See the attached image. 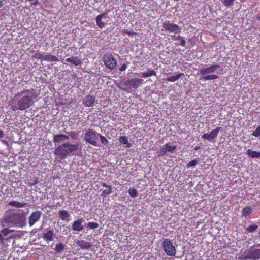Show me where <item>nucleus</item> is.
Listing matches in <instances>:
<instances>
[{"label": "nucleus", "instance_id": "48", "mask_svg": "<svg viewBox=\"0 0 260 260\" xmlns=\"http://www.w3.org/2000/svg\"><path fill=\"white\" fill-rule=\"evenodd\" d=\"M4 240V236L0 233V242L3 243Z\"/></svg>", "mask_w": 260, "mask_h": 260}, {"label": "nucleus", "instance_id": "20", "mask_svg": "<svg viewBox=\"0 0 260 260\" xmlns=\"http://www.w3.org/2000/svg\"><path fill=\"white\" fill-rule=\"evenodd\" d=\"M59 217L62 220H69L68 218L70 217V214L67 211L61 210L58 211Z\"/></svg>", "mask_w": 260, "mask_h": 260}, {"label": "nucleus", "instance_id": "14", "mask_svg": "<svg viewBox=\"0 0 260 260\" xmlns=\"http://www.w3.org/2000/svg\"><path fill=\"white\" fill-rule=\"evenodd\" d=\"M95 101V97L91 94H88L82 101V103L86 107L92 106Z\"/></svg>", "mask_w": 260, "mask_h": 260}, {"label": "nucleus", "instance_id": "52", "mask_svg": "<svg viewBox=\"0 0 260 260\" xmlns=\"http://www.w3.org/2000/svg\"><path fill=\"white\" fill-rule=\"evenodd\" d=\"M71 102H67V103H68V104H71ZM66 104H67V103H66V102H60V105H66Z\"/></svg>", "mask_w": 260, "mask_h": 260}, {"label": "nucleus", "instance_id": "35", "mask_svg": "<svg viewBox=\"0 0 260 260\" xmlns=\"http://www.w3.org/2000/svg\"><path fill=\"white\" fill-rule=\"evenodd\" d=\"M167 148L164 145L162 146V148L160 149L158 156H162L167 154Z\"/></svg>", "mask_w": 260, "mask_h": 260}, {"label": "nucleus", "instance_id": "6", "mask_svg": "<svg viewBox=\"0 0 260 260\" xmlns=\"http://www.w3.org/2000/svg\"><path fill=\"white\" fill-rule=\"evenodd\" d=\"M105 66L109 69L114 70L117 66V62L111 53H106L103 57Z\"/></svg>", "mask_w": 260, "mask_h": 260}, {"label": "nucleus", "instance_id": "18", "mask_svg": "<svg viewBox=\"0 0 260 260\" xmlns=\"http://www.w3.org/2000/svg\"><path fill=\"white\" fill-rule=\"evenodd\" d=\"M66 61L76 66H80L82 63V60L77 56L68 58L66 59Z\"/></svg>", "mask_w": 260, "mask_h": 260}, {"label": "nucleus", "instance_id": "3", "mask_svg": "<svg viewBox=\"0 0 260 260\" xmlns=\"http://www.w3.org/2000/svg\"><path fill=\"white\" fill-rule=\"evenodd\" d=\"M241 260H258L260 259V249L253 247L244 252L241 258Z\"/></svg>", "mask_w": 260, "mask_h": 260}, {"label": "nucleus", "instance_id": "7", "mask_svg": "<svg viewBox=\"0 0 260 260\" xmlns=\"http://www.w3.org/2000/svg\"><path fill=\"white\" fill-rule=\"evenodd\" d=\"M162 27L166 31L174 32L175 34L180 33L181 28L176 24L171 22L169 20H165L162 23Z\"/></svg>", "mask_w": 260, "mask_h": 260}, {"label": "nucleus", "instance_id": "37", "mask_svg": "<svg viewBox=\"0 0 260 260\" xmlns=\"http://www.w3.org/2000/svg\"><path fill=\"white\" fill-rule=\"evenodd\" d=\"M252 135L255 137H260V125L258 126L256 129L253 132Z\"/></svg>", "mask_w": 260, "mask_h": 260}, {"label": "nucleus", "instance_id": "51", "mask_svg": "<svg viewBox=\"0 0 260 260\" xmlns=\"http://www.w3.org/2000/svg\"><path fill=\"white\" fill-rule=\"evenodd\" d=\"M4 133L2 130L0 129V138H2L4 137Z\"/></svg>", "mask_w": 260, "mask_h": 260}, {"label": "nucleus", "instance_id": "53", "mask_svg": "<svg viewBox=\"0 0 260 260\" xmlns=\"http://www.w3.org/2000/svg\"><path fill=\"white\" fill-rule=\"evenodd\" d=\"M256 18L257 20L260 21V14H258L256 15Z\"/></svg>", "mask_w": 260, "mask_h": 260}, {"label": "nucleus", "instance_id": "47", "mask_svg": "<svg viewBox=\"0 0 260 260\" xmlns=\"http://www.w3.org/2000/svg\"><path fill=\"white\" fill-rule=\"evenodd\" d=\"M126 65L125 64V63H123L121 66V67L119 68V70L120 71H124L126 70Z\"/></svg>", "mask_w": 260, "mask_h": 260}, {"label": "nucleus", "instance_id": "21", "mask_svg": "<svg viewBox=\"0 0 260 260\" xmlns=\"http://www.w3.org/2000/svg\"><path fill=\"white\" fill-rule=\"evenodd\" d=\"M8 205L12 207H14L16 208H22L24 207L26 203L24 202H20L15 201H11L8 203Z\"/></svg>", "mask_w": 260, "mask_h": 260}, {"label": "nucleus", "instance_id": "40", "mask_svg": "<svg viewBox=\"0 0 260 260\" xmlns=\"http://www.w3.org/2000/svg\"><path fill=\"white\" fill-rule=\"evenodd\" d=\"M198 163V161L197 160H196V159H194L190 161H189L186 165V167L189 168L190 167H193L195 165H196Z\"/></svg>", "mask_w": 260, "mask_h": 260}, {"label": "nucleus", "instance_id": "30", "mask_svg": "<svg viewBox=\"0 0 260 260\" xmlns=\"http://www.w3.org/2000/svg\"><path fill=\"white\" fill-rule=\"evenodd\" d=\"M112 192V188L109 187L107 189H105L102 191L101 196L103 198H105L106 196L109 195Z\"/></svg>", "mask_w": 260, "mask_h": 260}, {"label": "nucleus", "instance_id": "28", "mask_svg": "<svg viewBox=\"0 0 260 260\" xmlns=\"http://www.w3.org/2000/svg\"><path fill=\"white\" fill-rule=\"evenodd\" d=\"M64 249V245L62 243H58L56 244L55 247V250L57 253L62 252Z\"/></svg>", "mask_w": 260, "mask_h": 260}, {"label": "nucleus", "instance_id": "5", "mask_svg": "<svg viewBox=\"0 0 260 260\" xmlns=\"http://www.w3.org/2000/svg\"><path fill=\"white\" fill-rule=\"evenodd\" d=\"M162 246L164 251L168 256L175 255L176 249L170 239H164L162 241Z\"/></svg>", "mask_w": 260, "mask_h": 260}, {"label": "nucleus", "instance_id": "4", "mask_svg": "<svg viewBox=\"0 0 260 260\" xmlns=\"http://www.w3.org/2000/svg\"><path fill=\"white\" fill-rule=\"evenodd\" d=\"M99 134L93 129L88 130L85 134V141L94 146H99L98 140Z\"/></svg>", "mask_w": 260, "mask_h": 260}, {"label": "nucleus", "instance_id": "17", "mask_svg": "<svg viewBox=\"0 0 260 260\" xmlns=\"http://www.w3.org/2000/svg\"><path fill=\"white\" fill-rule=\"evenodd\" d=\"M69 139V136L64 134H57L53 136V142L60 143Z\"/></svg>", "mask_w": 260, "mask_h": 260}, {"label": "nucleus", "instance_id": "25", "mask_svg": "<svg viewBox=\"0 0 260 260\" xmlns=\"http://www.w3.org/2000/svg\"><path fill=\"white\" fill-rule=\"evenodd\" d=\"M141 74L142 77L146 78L152 76H156V73L153 70H148L147 72H142Z\"/></svg>", "mask_w": 260, "mask_h": 260}, {"label": "nucleus", "instance_id": "22", "mask_svg": "<svg viewBox=\"0 0 260 260\" xmlns=\"http://www.w3.org/2000/svg\"><path fill=\"white\" fill-rule=\"evenodd\" d=\"M119 141L120 143L125 145L126 148L131 147V144L128 142V138L125 136H120L119 138Z\"/></svg>", "mask_w": 260, "mask_h": 260}, {"label": "nucleus", "instance_id": "23", "mask_svg": "<svg viewBox=\"0 0 260 260\" xmlns=\"http://www.w3.org/2000/svg\"><path fill=\"white\" fill-rule=\"evenodd\" d=\"M247 154L249 157L255 158H258L260 157V152L256 151H253L251 149H248L247 151Z\"/></svg>", "mask_w": 260, "mask_h": 260}, {"label": "nucleus", "instance_id": "46", "mask_svg": "<svg viewBox=\"0 0 260 260\" xmlns=\"http://www.w3.org/2000/svg\"><path fill=\"white\" fill-rule=\"evenodd\" d=\"M2 221H3V223L7 224V225H10V224H9V223H10L9 218H8V217H6L5 218H3L2 219Z\"/></svg>", "mask_w": 260, "mask_h": 260}, {"label": "nucleus", "instance_id": "9", "mask_svg": "<svg viewBox=\"0 0 260 260\" xmlns=\"http://www.w3.org/2000/svg\"><path fill=\"white\" fill-rule=\"evenodd\" d=\"M222 129L221 127H217L212 129L210 134L205 133L202 136V138L204 140H207L210 142H214L218 136L219 132Z\"/></svg>", "mask_w": 260, "mask_h": 260}, {"label": "nucleus", "instance_id": "8", "mask_svg": "<svg viewBox=\"0 0 260 260\" xmlns=\"http://www.w3.org/2000/svg\"><path fill=\"white\" fill-rule=\"evenodd\" d=\"M143 80L139 78H134L124 81V85L128 89L137 88L143 83Z\"/></svg>", "mask_w": 260, "mask_h": 260}, {"label": "nucleus", "instance_id": "44", "mask_svg": "<svg viewBox=\"0 0 260 260\" xmlns=\"http://www.w3.org/2000/svg\"><path fill=\"white\" fill-rule=\"evenodd\" d=\"M179 41H180V45L182 47H184L185 46L186 41L182 37H181V39L179 40Z\"/></svg>", "mask_w": 260, "mask_h": 260}, {"label": "nucleus", "instance_id": "11", "mask_svg": "<svg viewBox=\"0 0 260 260\" xmlns=\"http://www.w3.org/2000/svg\"><path fill=\"white\" fill-rule=\"evenodd\" d=\"M84 221L83 218H79L74 221L72 224V229L74 231L80 232L84 229V226L82 224Z\"/></svg>", "mask_w": 260, "mask_h": 260}, {"label": "nucleus", "instance_id": "32", "mask_svg": "<svg viewBox=\"0 0 260 260\" xmlns=\"http://www.w3.org/2000/svg\"><path fill=\"white\" fill-rule=\"evenodd\" d=\"M44 55L37 52L35 55H32V58L36 59H40L41 61H43Z\"/></svg>", "mask_w": 260, "mask_h": 260}, {"label": "nucleus", "instance_id": "45", "mask_svg": "<svg viewBox=\"0 0 260 260\" xmlns=\"http://www.w3.org/2000/svg\"><path fill=\"white\" fill-rule=\"evenodd\" d=\"M39 183L38 178H36L35 180L32 182L30 183L28 185L29 186H32L36 184H37Z\"/></svg>", "mask_w": 260, "mask_h": 260}, {"label": "nucleus", "instance_id": "38", "mask_svg": "<svg viewBox=\"0 0 260 260\" xmlns=\"http://www.w3.org/2000/svg\"><path fill=\"white\" fill-rule=\"evenodd\" d=\"M13 230H10L7 228L4 229L0 231V233L4 236H7L10 233L12 232Z\"/></svg>", "mask_w": 260, "mask_h": 260}, {"label": "nucleus", "instance_id": "43", "mask_svg": "<svg viewBox=\"0 0 260 260\" xmlns=\"http://www.w3.org/2000/svg\"><path fill=\"white\" fill-rule=\"evenodd\" d=\"M171 39L174 41L179 40L182 37L180 35H171Z\"/></svg>", "mask_w": 260, "mask_h": 260}, {"label": "nucleus", "instance_id": "33", "mask_svg": "<svg viewBox=\"0 0 260 260\" xmlns=\"http://www.w3.org/2000/svg\"><path fill=\"white\" fill-rule=\"evenodd\" d=\"M128 192L129 194L133 198L136 197L138 195V192L134 188H130Z\"/></svg>", "mask_w": 260, "mask_h": 260}, {"label": "nucleus", "instance_id": "57", "mask_svg": "<svg viewBox=\"0 0 260 260\" xmlns=\"http://www.w3.org/2000/svg\"><path fill=\"white\" fill-rule=\"evenodd\" d=\"M257 246H260V244H258Z\"/></svg>", "mask_w": 260, "mask_h": 260}, {"label": "nucleus", "instance_id": "16", "mask_svg": "<svg viewBox=\"0 0 260 260\" xmlns=\"http://www.w3.org/2000/svg\"><path fill=\"white\" fill-rule=\"evenodd\" d=\"M76 243L77 246H79L82 249H88L91 247V244L90 242L83 240H78Z\"/></svg>", "mask_w": 260, "mask_h": 260}, {"label": "nucleus", "instance_id": "1", "mask_svg": "<svg viewBox=\"0 0 260 260\" xmlns=\"http://www.w3.org/2000/svg\"><path fill=\"white\" fill-rule=\"evenodd\" d=\"M39 95L40 91L34 88L18 92L12 100L11 108L13 111L25 110L32 106L35 100L37 101Z\"/></svg>", "mask_w": 260, "mask_h": 260}, {"label": "nucleus", "instance_id": "10", "mask_svg": "<svg viewBox=\"0 0 260 260\" xmlns=\"http://www.w3.org/2000/svg\"><path fill=\"white\" fill-rule=\"evenodd\" d=\"M42 213L40 211L32 212L29 217V225L30 226H33L37 222L39 221L41 217Z\"/></svg>", "mask_w": 260, "mask_h": 260}, {"label": "nucleus", "instance_id": "42", "mask_svg": "<svg viewBox=\"0 0 260 260\" xmlns=\"http://www.w3.org/2000/svg\"><path fill=\"white\" fill-rule=\"evenodd\" d=\"M122 33L124 34H126L129 36H133L134 35H136L137 33L134 32V31L132 30V31H129L127 29H124L123 30V32Z\"/></svg>", "mask_w": 260, "mask_h": 260}, {"label": "nucleus", "instance_id": "2", "mask_svg": "<svg viewBox=\"0 0 260 260\" xmlns=\"http://www.w3.org/2000/svg\"><path fill=\"white\" fill-rule=\"evenodd\" d=\"M78 144L64 143L55 149L54 154L61 159H63L70 154H74V152L78 150Z\"/></svg>", "mask_w": 260, "mask_h": 260}, {"label": "nucleus", "instance_id": "26", "mask_svg": "<svg viewBox=\"0 0 260 260\" xmlns=\"http://www.w3.org/2000/svg\"><path fill=\"white\" fill-rule=\"evenodd\" d=\"M252 212V210L250 207H245L242 210V214L244 216L249 215Z\"/></svg>", "mask_w": 260, "mask_h": 260}, {"label": "nucleus", "instance_id": "36", "mask_svg": "<svg viewBox=\"0 0 260 260\" xmlns=\"http://www.w3.org/2000/svg\"><path fill=\"white\" fill-rule=\"evenodd\" d=\"M235 0H224L222 2V4L226 7H230L233 5Z\"/></svg>", "mask_w": 260, "mask_h": 260}, {"label": "nucleus", "instance_id": "31", "mask_svg": "<svg viewBox=\"0 0 260 260\" xmlns=\"http://www.w3.org/2000/svg\"><path fill=\"white\" fill-rule=\"evenodd\" d=\"M258 226L257 225L253 224L250 225L246 229V231L248 233H252L256 231L258 229Z\"/></svg>", "mask_w": 260, "mask_h": 260}, {"label": "nucleus", "instance_id": "54", "mask_svg": "<svg viewBox=\"0 0 260 260\" xmlns=\"http://www.w3.org/2000/svg\"><path fill=\"white\" fill-rule=\"evenodd\" d=\"M4 6V3L2 1H0V8Z\"/></svg>", "mask_w": 260, "mask_h": 260}, {"label": "nucleus", "instance_id": "41", "mask_svg": "<svg viewBox=\"0 0 260 260\" xmlns=\"http://www.w3.org/2000/svg\"><path fill=\"white\" fill-rule=\"evenodd\" d=\"M78 133L74 132V131H71L69 133V136L72 139H76L78 137Z\"/></svg>", "mask_w": 260, "mask_h": 260}, {"label": "nucleus", "instance_id": "12", "mask_svg": "<svg viewBox=\"0 0 260 260\" xmlns=\"http://www.w3.org/2000/svg\"><path fill=\"white\" fill-rule=\"evenodd\" d=\"M220 66L219 64H212L210 66L201 69L200 70V74L204 75L210 73H213L217 69L219 68Z\"/></svg>", "mask_w": 260, "mask_h": 260}, {"label": "nucleus", "instance_id": "50", "mask_svg": "<svg viewBox=\"0 0 260 260\" xmlns=\"http://www.w3.org/2000/svg\"><path fill=\"white\" fill-rule=\"evenodd\" d=\"M102 186H103L105 187H106V188H109V187H111V186L108 185H107V184H106V183H103L102 184Z\"/></svg>", "mask_w": 260, "mask_h": 260}, {"label": "nucleus", "instance_id": "55", "mask_svg": "<svg viewBox=\"0 0 260 260\" xmlns=\"http://www.w3.org/2000/svg\"><path fill=\"white\" fill-rule=\"evenodd\" d=\"M200 147L199 146H196L194 147V150H198V149H199Z\"/></svg>", "mask_w": 260, "mask_h": 260}, {"label": "nucleus", "instance_id": "34", "mask_svg": "<svg viewBox=\"0 0 260 260\" xmlns=\"http://www.w3.org/2000/svg\"><path fill=\"white\" fill-rule=\"evenodd\" d=\"M167 148V152H169L171 153H173L175 150L176 149V146H169L168 144H166L164 145Z\"/></svg>", "mask_w": 260, "mask_h": 260}, {"label": "nucleus", "instance_id": "19", "mask_svg": "<svg viewBox=\"0 0 260 260\" xmlns=\"http://www.w3.org/2000/svg\"><path fill=\"white\" fill-rule=\"evenodd\" d=\"M59 60L58 57L51 54L44 55L43 58V61H46L47 62H57Z\"/></svg>", "mask_w": 260, "mask_h": 260}, {"label": "nucleus", "instance_id": "49", "mask_svg": "<svg viewBox=\"0 0 260 260\" xmlns=\"http://www.w3.org/2000/svg\"><path fill=\"white\" fill-rule=\"evenodd\" d=\"M38 0H35V2H34L33 3H31V5L34 6H36L38 5Z\"/></svg>", "mask_w": 260, "mask_h": 260}, {"label": "nucleus", "instance_id": "29", "mask_svg": "<svg viewBox=\"0 0 260 260\" xmlns=\"http://www.w3.org/2000/svg\"><path fill=\"white\" fill-rule=\"evenodd\" d=\"M202 78L205 80H215L218 78V76L215 74H211L203 76Z\"/></svg>", "mask_w": 260, "mask_h": 260}, {"label": "nucleus", "instance_id": "24", "mask_svg": "<svg viewBox=\"0 0 260 260\" xmlns=\"http://www.w3.org/2000/svg\"><path fill=\"white\" fill-rule=\"evenodd\" d=\"M183 73H179L175 76H172L166 79V80L169 82H174L178 80L181 76H184Z\"/></svg>", "mask_w": 260, "mask_h": 260}, {"label": "nucleus", "instance_id": "13", "mask_svg": "<svg viewBox=\"0 0 260 260\" xmlns=\"http://www.w3.org/2000/svg\"><path fill=\"white\" fill-rule=\"evenodd\" d=\"M54 237V231L52 230H46L42 235V238L47 242L52 241Z\"/></svg>", "mask_w": 260, "mask_h": 260}, {"label": "nucleus", "instance_id": "27", "mask_svg": "<svg viewBox=\"0 0 260 260\" xmlns=\"http://www.w3.org/2000/svg\"><path fill=\"white\" fill-rule=\"evenodd\" d=\"M99 226V223L94 222H89L87 224V229H95L98 228Z\"/></svg>", "mask_w": 260, "mask_h": 260}, {"label": "nucleus", "instance_id": "15", "mask_svg": "<svg viewBox=\"0 0 260 260\" xmlns=\"http://www.w3.org/2000/svg\"><path fill=\"white\" fill-rule=\"evenodd\" d=\"M107 15V13H103L100 15H98L95 17V20L96 23V25L100 28L103 29L104 27H105V24L102 21V19L106 18Z\"/></svg>", "mask_w": 260, "mask_h": 260}, {"label": "nucleus", "instance_id": "39", "mask_svg": "<svg viewBox=\"0 0 260 260\" xmlns=\"http://www.w3.org/2000/svg\"><path fill=\"white\" fill-rule=\"evenodd\" d=\"M99 137H100V138L102 144H107L109 143L108 140L104 136L100 135V134L99 135Z\"/></svg>", "mask_w": 260, "mask_h": 260}, {"label": "nucleus", "instance_id": "56", "mask_svg": "<svg viewBox=\"0 0 260 260\" xmlns=\"http://www.w3.org/2000/svg\"><path fill=\"white\" fill-rule=\"evenodd\" d=\"M28 1H30V2H32V1H34V0H28Z\"/></svg>", "mask_w": 260, "mask_h": 260}]
</instances>
